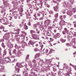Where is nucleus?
I'll return each mask as SVG.
<instances>
[{
  "label": "nucleus",
  "mask_w": 76,
  "mask_h": 76,
  "mask_svg": "<svg viewBox=\"0 0 76 76\" xmlns=\"http://www.w3.org/2000/svg\"><path fill=\"white\" fill-rule=\"evenodd\" d=\"M63 12H63V13H66V12H67V14L68 15H69V16H70V17L72 16V15L73 14V11H72L71 10L69 11L68 9H64L63 10Z\"/></svg>",
  "instance_id": "1"
},
{
  "label": "nucleus",
  "mask_w": 76,
  "mask_h": 76,
  "mask_svg": "<svg viewBox=\"0 0 76 76\" xmlns=\"http://www.w3.org/2000/svg\"><path fill=\"white\" fill-rule=\"evenodd\" d=\"M59 24L60 25H61L62 26H63L64 25H66L67 26H68L69 25H71L72 24H70V23H67L65 22L64 20H61Z\"/></svg>",
  "instance_id": "2"
},
{
  "label": "nucleus",
  "mask_w": 76,
  "mask_h": 76,
  "mask_svg": "<svg viewBox=\"0 0 76 76\" xmlns=\"http://www.w3.org/2000/svg\"><path fill=\"white\" fill-rule=\"evenodd\" d=\"M20 46H18L16 44L15 45V48L16 49H17L18 50V51H22L23 50H22V48H24V47Z\"/></svg>",
  "instance_id": "3"
},
{
  "label": "nucleus",
  "mask_w": 76,
  "mask_h": 76,
  "mask_svg": "<svg viewBox=\"0 0 76 76\" xmlns=\"http://www.w3.org/2000/svg\"><path fill=\"white\" fill-rule=\"evenodd\" d=\"M21 68L20 67V64H19L18 63H17L15 67V69L16 71H18L17 73H19V70H20V69L19 68Z\"/></svg>",
  "instance_id": "4"
},
{
  "label": "nucleus",
  "mask_w": 76,
  "mask_h": 76,
  "mask_svg": "<svg viewBox=\"0 0 76 76\" xmlns=\"http://www.w3.org/2000/svg\"><path fill=\"white\" fill-rule=\"evenodd\" d=\"M28 71H29L28 68H26V71H23V75L25 76H28Z\"/></svg>",
  "instance_id": "5"
},
{
  "label": "nucleus",
  "mask_w": 76,
  "mask_h": 76,
  "mask_svg": "<svg viewBox=\"0 0 76 76\" xmlns=\"http://www.w3.org/2000/svg\"><path fill=\"white\" fill-rule=\"evenodd\" d=\"M9 38H10V34L9 33H7L3 36V38H4L5 39H8Z\"/></svg>",
  "instance_id": "6"
},
{
  "label": "nucleus",
  "mask_w": 76,
  "mask_h": 76,
  "mask_svg": "<svg viewBox=\"0 0 76 76\" xmlns=\"http://www.w3.org/2000/svg\"><path fill=\"white\" fill-rule=\"evenodd\" d=\"M26 66H27V64L25 62L21 63L20 64V67H25L26 69Z\"/></svg>",
  "instance_id": "7"
},
{
  "label": "nucleus",
  "mask_w": 76,
  "mask_h": 76,
  "mask_svg": "<svg viewBox=\"0 0 76 76\" xmlns=\"http://www.w3.org/2000/svg\"><path fill=\"white\" fill-rule=\"evenodd\" d=\"M12 4H13V7L14 10L15 9H17V5H16V3H15V2L14 1H12L11 2Z\"/></svg>",
  "instance_id": "8"
},
{
  "label": "nucleus",
  "mask_w": 76,
  "mask_h": 76,
  "mask_svg": "<svg viewBox=\"0 0 76 76\" xmlns=\"http://www.w3.org/2000/svg\"><path fill=\"white\" fill-rule=\"evenodd\" d=\"M51 61H52L51 59H49L47 60H46L45 65H46L47 66H49V64H50L51 63Z\"/></svg>",
  "instance_id": "9"
},
{
  "label": "nucleus",
  "mask_w": 76,
  "mask_h": 76,
  "mask_svg": "<svg viewBox=\"0 0 76 76\" xmlns=\"http://www.w3.org/2000/svg\"><path fill=\"white\" fill-rule=\"evenodd\" d=\"M51 23V20H45L44 22V24L46 26H48Z\"/></svg>",
  "instance_id": "10"
},
{
  "label": "nucleus",
  "mask_w": 76,
  "mask_h": 76,
  "mask_svg": "<svg viewBox=\"0 0 76 76\" xmlns=\"http://www.w3.org/2000/svg\"><path fill=\"white\" fill-rule=\"evenodd\" d=\"M31 64L32 66H33L34 67H36L37 66V64H36V60L35 59L32 61L31 62Z\"/></svg>",
  "instance_id": "11"
},
{
  "label": "nucleus",
  "mask_w": 76,
  "mask_h": 76,
  "mask_svg": "<svg viewBox=\"0 0 76 76\" xmlns=\"http://www.w3.org/2000/svg\"><path fill=\"white\" fill-rule=\"evenodd\" d=\"M22 54V52H20V50H18V51L16 53V54L15 55L17 57H20V56H21Z\"/></svg>",
  "instance_id": "12"
},
{
  "label": "nucleus",
  "mask_w": 76,
  "mask_h": 76,
  "mask_svg": "<svg viewBox=\"0 0 76 76\" xmlns=\"http://www.w3.org/2000/svg\"><path fill=\"white\" fill-rule=\"evenodd\" d=\"M32 36L33 37V39H36V40H39V38L37 37V36L36 34H33L32 35Z\"/></svg>",
  "instance_id": "13"
},
{
  "label": "nucleus",
  "mask_w": 76,
  "mask_h": 76,
  "mask_svg": "<svg viewBox=\"0 0 76 76\" xmlns=\"http://www.w3.org/2000/svg\"><path fill=\"white\" fill-rule=\"evenodd\" d=\"M64 31H63V34L64 35L65 34V35L66 34V33H68V32H69V31L67 30V28H65L64 29Z\"/></svg>",
  "instance_id": "14"
},
{
  "label": "nucleus",
  "mask_w": 76,
  "mask_h": 76,
  "mask_svg": "<svg viewBox=\"0 0 76 76\" xmlns=\"http://www.w3.org/2000/svg\"><path fill=\"white\" fill-rule=\"evenodd\" d=\"M29 43L30 45H30V47H34V42H32V41H31V40H30L29 41Z\"/></svg>",
  "instance_id": "15"
},
{
  "label": "nucleus",
  "mask_w": 76,
  "mask_h": 76,
  "mask_svg": "<svg viewBox=\"0 0 76 76\" xmlns=\"http://www.w3.org/2000/svg\"><path fill=\"white\" fill-rule=\"evenodd\" d=\"M5 61H7L6 63H10V62H12V61H11V59H10L9 58H6V59H5Z\"/></svg>",
  "instance_id": "16"
},
{
  "label": "nucleus",
  "mask_w": 76,
  "mask_h": 76,
  "mask_svg": "<svg viewBox=\"0 0 76 76\" xmlns=\"http://www.w3.org/2000/svg\"><path fill=\"white\" fill-rule=\"evenodd\" d=\"M58 75H61V76H65V74H63V73L59 71L58 72Z\"/></svg>",
  "instance_id": "17"
},
{
  "label": "nucleus",
  "mask_w": 76,
  "mask_h": 76,
  "mask_svg": "<svg viewBox=\"0 0 76 76\" xmlns=\"http://www.w3.org/2000/svg\"><path fill=\"white\" fill-rule=\"evenodd\" d=\"M53 8H54V10H55V12H58L59 10H58V6H56L55 7H54Z\"/></svg>",
  "instance_id": "18"
},
{
  "label": "nucleus",
  "mask_w": 76,
  "mask_h": 76,
  "mask_svg": "<svg viewBox=\"0 0 76 76\" xmlns=\"http://www.w3.org/2000/svg\"><path fill=\"white\" fill-rule=\"evenodd\" d=\"M21 43H22L23 44H24V45H26L27 46H29L30 45V44H29V43L28 44H26V43L24 42V41H22Z\"/></svg>",
  "instance_id": "19"
},
{
  "label": "nucleus",
  "mask_w": 76,
  "mask_h": 76,
  "mask_svg": "<svg viewBox=\"0 0 76 76\" xmlns=\"http://www.w3.org/2000/svg\"><path fill=\"white\" fill-rule=\"evenodd\" d=\"M67 2H63L62 4H63V6H64V7H67Z\"/></svg>",
  "instance_id": "20"
},
{
  "label": "nucleus",
  "mask_w": 76,
  "mask_h": 76,
  "mask_svg": "<svg viewBox=\"0 0 76 76\" xmlns=\"http://www.w3.org/2000/svg\"><path fill=\"white\" fill-rule=\"evenodd\" d=\"M75 0H68V2L70 4H73V2Z\"/></svg>",
  "instance_id": "21"
},
{
  "label": "nucleus",
  "mask_w": 76,
  "mask_h": 76,
  "mask_svg": "<svg viewBox=\"0 0 76 76\" xmlns=\"http://www.w3.org/2000/svg\"><path fill=\"white\" fill-rule=\"evenodd\" d=\"M27 2L30 3V4H32L34 3V2L32 1V0H27Z\"/></svg>",
  "instance_id": "22"
},
{
  "label": "nucleus",
  "mask_w": 76,
  "mask_h": 76,
  "mask_svg": "<svg viewBox=\"0 0 76 76\" xmlns=\"http://www.w3.org/2000/svg\"><path fill=\"white\" fill-rule=\"evenodd\" d=\"M54 74L53 72H49L48 73V75H47V76H48V75H51L52 76H54Z\"/></svg>",
  "instance_id": "23"
},
{
  "label": "nucleus",
  "mask_w": 76,
  "mask_h": 76,
  "mask_svg": "<svg viewBox=\"0 0 76 76\" xmlns=\"http://www.w3.org/2000/svg\"><path fill=\"white\" fill-rule=\"evenodd\" d=\"M60 19H61V20H62V19L64 20V19H65L66 18V16H65V15L61 16H60Z\"/></svg>",
  "instance_id": "24"
},
{
  "label": "nucleus",
  "mask_w": 76,
  "mask_h": 76,
  "mask_svg": "<svg viewBox=\"0 0 76 76\" xmlns=\"http://www.w3.org/2000/svg\"><path fill=\"white\" fill-rule=\"evenodd\" d=\"M39 62H37V63L39 64H40V65H43L44 63L42 60H40L39 61Z\"/></svg>",
  "instance_id": "25"
},
{
  "label": "nucleus",
  "mask_w": 76,
  "mask_h": 76,
  "mask_svg": "<svg viewBox=\"0 0 76 76\" xmlns=\"http://www.w3.org/2000/svg\"><path fill=\"white\" fill-rule=\"evenodd\" d=\"M3 66H1V65H0V72H3Z\"/></svg>",
  "instance_id": "26"
},
{
  "label": "nucleus",
  "mask_w": 76,
  "mask_h": 76,
  "mask_svg": "<svg viewBox=\"0 0 76 76\" xmlns=\"http://www.w3.org/2000/svg\"><path fill=\"white\" fill-rule=\"evenodd\" d=\"M45 50V49H44L43 50V51L44 52V53H46L47 55H48V54H49V53H48V49H47L46 50H45V51H44Z\"/></svg>",
  "instance_id": "27"
},
{
  "label": "nucleus",
  "mask_w": 76,
  "mask_h": 76,
  "mask_svg": "<svg viewBox=\"0 0 76 76\" xmlns=\"http://www.w3.org/2000/svg\"><path fill=\"white\" fill-rule=\"evenodd\" d=\"M8 47L10 48H11L13 47V44H10L8 45Z\"/></svg>",
  "instance_id": "28"
},
{
  "label": "nucleus",
  "mask_w": 76,
  "mask_h": 76,
  "mask_svg": "<svg viewBox=\"0 0 76 76\" xmlns=\"http://www.w3.org/2000/svg\"><path fill=\"white\" fill-rule=\"evenodd\" d=\"M6 54H7V52L6 51V50H5L4 51L3 57H4V56L6 55Z\"/></svg>",
  "instance_id": "29"
},
{
  "label": "nucleus",
  "mask_w": 76,
  "mask_h": 76,
  "mask_svg": "<svg viewBox=\"0 0 76 76\" xmlns=\"http://www.w3.org/2000/svg\"><path fill=\"white\" fill-rule=\"evenodd\" d=\"M72 36H69L67 37V38L69 41H70L72 39Z\"/></svg>",
  "instance_id": "30"
},
{
  "label": "nucleus",
  "mask_w": 76,
  "mask_h": 76,
  "mask_svg": "<svg viewBox=\"0 0 76 76\" xmlns=\"http://www.w3.org/2000/svg\"><path fill=\"white\" fill-rule=\"evenodd\" d=\"M56 22H57V21H56V20L55 19L53 20V26H56Z\"/></svg>",
  "instance_id": "31"
},
{
  "label": "nucleus",
  "mask_w": 76,
  "mask_h": 76,
  "mask_svg": "<svg viewBox=\"0 0 76 76\" xmlns=\"http://www.w3.org/2000/svg\"><path fill=\"white\" fill-rule=\"evenodd\" d=\"M40 56V54L39 53H37L35 56V58H37L38 57H39Z\"/></svg>",
  "instance_id": "32"
},
{
  "label": "nucleus",
  "mask_w": 76,
  "mask_h": 76,
  "mask_svg": "<svg viewBox=\"0 0 76 76\" xmlns=\"http://www.w3.org/2000/svg\"><path fill=\"white\" fill-rule=\"evenodd\" d=\"M15 39H17V41H18L19 39L20 38L19 36H16V35H15Z\"/></svg>",
  "instance_id": "33"
},
{
  "label": "nucleus",
  "mask_w": 76,
  "mask_h": 76,
  "mask_svg": "<svg viewBox=\"0 0 76 76\" xmlns=\"http://www.w3.org/2000/svg\"><path fill=\"white\" fill-rule=\"evenodd\" d=\"M76 38H74L73 39H72V42H73L74 43H76Z\"/></svg>",
  "instance_id": "34"
},
{
  "label": "nucleus",
  "mask_w": 76,
  "mask_h": 76,
  "mask_svg": "<svg viewBox=\"0 0 76 76\" xmlns=\"http://www.w3.org/2000/svg\"><path fill=\"white\" fill-rule=\"evenodd\" d=\"M66 35H67V37H72L71 35V34L69 33V32L68 33H66Z\"/></svg>",
  "instance_id": "35"
},
{
  "label": "nucleus",
  "mask_w": 76,
  "mask_h": 76,
  "mask_svg": "<svg viewBox=\"0 0 76 76\" xmlns=\"http://www.w3.org/2000/svg\"><path fill=\"white\" fill-rule=\"evenodd\" d=\"M24 28L26 30L28 29V27L26 25H24Z\"/></svg>",
  "instance_id": "36"
},
{
  "label": "nucleus",
  "mask_w": 76,
  "mask_h": 76,
  "mask_svg": "<svg viewBox=\"0 0 76 76\" xmlns=\"http://www.w3.org/2000/svg\"><path fill=\"white\" fill-rule=\"evenodd\" d=\"M60 41L62 42L63 43L65 42L66 41V39H61Z\"/></svg>",
  "instance_id": "37"
},
{
  "label": "nucleus",
  "mask_w": 76,
  "mask_h": 76,
  "mask_svg": "<svg viewBox=\"0 0 76 76\" xmlns=\"http://www.w3.org/2000/svg\"><path fill=\"white\" fill-rule=\"evenodd\" d=\"M58 13H57V14H55V20H56V19H57V18H58Z\"/></svg>",
  "instance_id": "38"
},
{
  "label": "nucleus",
  "mask_w": 76,
  "mask_h": 76,
  "mask_svg": "<svg viewBox=\"0 0 76 76\" xmlns=\"http://www.w3.org/2000/svg\"><path fill=\"white\" fill-rule=\"evenodd\" d=\"M3 4H4V6H6V5H7V1H5L3 2Z\"/></svg>",
  "instance_id": "39"
},
{
  "label": "nucleus",
  "mask_w": 76,
  "mask_h": 76,
  "mask_svg": "<svg viewBox=\"0 0 76 76\" xmlns=\"http://www.w3.org/2000/svg\"><path fill=\"white\" fill-rule=\"evenodd\" d=\"M15 31L16 32L15 34H17V35H18V34H19V32L18 31V30H15Z\"/></svg>",
  "instance_id": "40"
},
{
  "label": "nucleus",
  "mask_w": 76,
  "mask_h": 76,
  "mask_svg": "<svg viewBox=\"0 0 76 76\" xmlns=\"http://www.w3.org/2000/svg\"><path fill=\"white\" fill-rule=\"evenodd\" d=\"M72 11L73 14V13H75V12H76V9H75V8L72 9Z\"/></svg>",
  "instance_id": "41"
},
{
  "label": "nucleus",
  "mask_w": 76,
  "mask_h": 76,
  "mask_svg": "<svg viewBox=\"0 0 76 76\" xmlns=\"http://www.w3.org/2000/svg\"><path fill=\"white\" fill-rule=\"evenodd\" d=\"M39 26H41V27H39V28H40V30H42L43 29H44V27H43V26H41V25H39Z\"/></svg>",
  "instance_id": "42"
},
{
  "label": "nucleus",
  "mask_w": 76,
  "mask_h": 76,
  "mask_svg": "<svg viewBox=\"0 0 76 76\" xmlns=\"http://www.w3.org/2000/svg\"><path fill=\"white\" fill-rule=\"evenodd\" d=\"M53 69L54 72H56V71H57V68H56V67H53Z\"/></svg>",
  "instance_id": "43"
},
{
  "label": "nucleus",
  "mask_w": 76,
  "mask_h": 76,
  "mask_svg": "<svg viewBox=\"0 0 76 76\" xmlns=\"http://www.w3.org/2000/svg\"><path fill=\"white\" fill-rule=\"evenodd\" d=\"M16 49H14L12 53V54H16Z\"/></svg>",
  "instance_id": "44"
},
{
  "label": "nucleus",
  "mask_w": 76,
  "mask_h": 76,
  "mask_svg": "<svg viewBox=\"0 0 76 76\" xmlns=\"http://www.w3.org/2000/svg\"><path fill=\"white\" fill-rule=\"evenodd\" d=\"M33 9H34L33 8H31V9L30 10V11L31 12V13H32L33 12V11L34 10H33Z\"/></svg>",
  "instance_id": "45"
},
{
  "label": "nucleus",
  "mask_w": 76,
  "mask_h": 76,
  "mask_svg": "<svg viewBox=\"0 0 76 76\" xmlns=\"http://www.w3.org/2000/svg\"><path fill=\"white\" fill-rule=\"evenodd\" d=\"M23 6V5L20 6V8H21L20 9H21V12H22L23 11V8H22Z\"/></svg>",
  "instance_id": "46"
},
{
  "label": "nucleus",
  "mask_w": 76,
  "mask_h": 76,
  "mask_svg": "<svg viewBox=\"0 0 76 76\" xmlns=\"http://www.w3.org/2000/svg\"><path fill=\"white\" fill-rule=\"evenodd\" d=\"M29 55H27V56L26 57V61H28V60H29Z\"/></svg>",
  "instance_id": "47"
},
{
  "label": "nucleus",
  "mask_w": 76,
  "mask_h": 76,
  "mask_svg": "<svg viewBox=\"0 0 76 76\" xmlns=\"http://www.w3.org/2000/svg\"><path fill=\"white\" fill-rule=\"evenodd\" d=\"M2 46L4 48H5V47H6V46L4 45V43L2 42Z\"/></svg>",
  "instance_id": "48"
},
{
  "label": "nucleus",
  "mask_w": 76,
  "mask_h": 76,
  "mask_svg": "<svg viewBox=\"0 0 76 76\" xmlns=\"http://www.w3.org/2000/svg\"><path fill=\"white\" fill-rule=\"evenodd\" d=\"M1 48L0 47V58H1L2 57L1 56Z\"/></svg>",
  "instance_id": "49"
},
{
  "label": "nucleus",
  "mask_w": 76,
  "mask_h": 76,
  "mask_svg": "<svg viewBox=\"0 0 76 76\" xmlns=\"http://www.w3.org/2000/svg\"><path fill=\"white\" fill-rule=\"evenodd\" d=\"M26 16L27 18H28L29 19L31 18V16H30V15H29V14L28 15H27Z\"/></svg>",
  "instance_id": "50"
},
{
  "label": "nucleus",
  "mask_w": 76,
  "mask_h": 76,
  "mask_svg": "<svg viewBox=\"0 0 76 76\" xmlns=\"http://www.w3.org/2000/svg\"><path fill=\"white\" fill-rule=\"evenodd\" d=\"M49 13L50 14H51V15H53L54 14V13L51 10L49 12Z\"/></svg>",
  "instance_id": "51"
},
{
  "label": "nucleus",
  "mask_w": 76,
  "mask_h": 76,
  "mask_svg": "<svg viewBox=\"0 0 76 76\" xmlns=\"http://www.w3.org/2000/svg\"><path fill=\"white\" fill-rule=\"evenodd\" d=\"M73 23H74L75 27L76 28V22L74 21L73 22Z\"/></svg>",
  "instance_id": "52"
},
{
  "label": "nucleus",
  "mask_w": 76,
  "mask_h": 76,
  "mask_svg": "<svg viewBox=\"0 0 76 76\" xmlns=\"http://www.w3.org/2000/svg\"><path fill=\"white\" fill-rule=\"evenodd\" d=\"M13 58L14 59V58ZM17 61V59H14V60L12 61V62H15V61Z\"/></svg>",
  "instance_id": "53"
},
{
  "label": "nucleus",
  "mask_w": 76,
  "mask_h": 76,
  "mask_svg": "<svg viewBox=\"0 0 76 76\" xmlns=\"http://www.w3.org/2000/svg\"><path fill=\"white\" fill-rule=\"evenodd\" d=\"M36 30L37 31V34H39V30H38V29H37V28H36Z\"/></svg>",
  "instance_id": "54"
},
{
  "label": "nucleus",
  "mask_w": 76,
  "mask_h": 76,
  "mask_svg": "<svg viewBox=\"0 0 76 76\" xmlns=\"http://www.w3.org/2000/svg\"><path fill=\"white\" fill-rule=\"evenodd\" d=\"M9 21L7 20V22H5V24L6 25H8V24H9Z\"/></svg>",
  "instance_id": "55"
},
{
  "label": "nucleus",
  "mask_w": 76,
  "mask_h": 76,
  "mask_svg": "<svg viewBox=\"0 0 76 76\" xmlns=\"http://www.w3.org/2000/svg\"><path fill=\"white\" fill-rule=\"evenodd\" d=\"M60 35V34L58 33H57V34L56 35V37H58V36L59 35Z\"/></svg>",
  "instance_id": "56"
},
{
  "label": "nucleus",
  "mask_w": 76,
  "mask_h": 76,
  "mask_svg": "<svg viewBox=\"0 0 76 76\" xmlns=\"http://www.w3.org/2000/svg\"><path fill=\"white\" fill-rule=\"evenodd\" d=\"M53 51V50L52 49H50L49 52V54H50V53H52Z\"/></svg>",
  "instance_id": "57"
},
{
  "label": "nucleus",
  "mask_w": 76,
  "mask_h": 76,
  "mask_svg": "<svg viewBox=\"0 0 76 76\" xmlns=\"http://www.w3.org/2000/svg\"><path fill=\"white\" fill-rule=\"evenodd\" d=\"M3 16L4 17V16L7 17V15H6V12H4V15H3Z\"/></svg>",
  "instance_id": "58"
},
{
  "label": "nucleus",
  "mask_w": 76,
  "mask_h": 76,
  "mask_svg": "<svg viewBox=\"0 0 76 76\" xmlns=\"http://www.w3.org/2000/svg\"><path fill=\"white\" fill-rule=\"evenodd\" d=\"M70 65H71V66H72V67H73V68H75V67L76 66H74V65H72V64H70Z\"/></svg>",
  "instance_id": "59"
},
{
  "label": "nucleus",
  "mask_w": 76,
  "mask_h": 76,
  "mask_svg": "<svg viewBox=\"0 0 76 76\" xmlns=\"http://www.w3.org/2000/svg\"><path fill=\"white\" fill-rule=\"evenodd\" d=\"M28 11H29V10H27V12H25V14H26V15H28V14H27V13H28V14H29V13H28Z\"/></svg>",
  "instance_id": "60"
},
{
  "label": "nucleus",
  "mask_w": 76,
  "mask_h": 76,
  "mask_svg": "<svg viewBox=\"0 0 76 76\" xmlns=\"http://www.w3.org/2000/svg\"><path fill=\"white\" fill-rule=\"evenodd\" d=\"M35 51H38V49L37 48H36L34 49Z\"/></svg>",
  "instance_id": "61"
},
{
  "label": "nucleus",
  "mask_w": 76,
  "mask_h": 76,
  "mask_svg": "<svg viewBox=\"0 0 76 76\" xmlns=\"http://www.w3.org/2000/svg\"><path fill=\"white\" fill-rule=\"evenodd\" d=\"M65 68H66V69H69V66H68L66 65L65 66Z\"/></svg>",
  "instance_id": "62"
},
{
  "label": "nucleus",
  "mask_w": 76,
  "mask_h": 76,
  "mask_svg": "<svg viewBox=\"0 0 76 76\" xmlns=\"http://www.w3.org/2000/svg\"><path fill=\"white\" fill-rule=\"evenodd\" d=\"M70 73L68 72L66 73V75L67 76H70Z\"/></svg>",
  "instance_id": "63"
},
{
  "label": "nucleus",
  "mask_w": 76,
  "mask_h": 76,
  "mask_svg": "<svg viewBox=\"0 0 76 76\" xmlns=\"http://www.w3.org/2000/svg\"><path fill=\"white\" fill-rule=\"evenodd\" d=\"M40 13H38L37 14V16H40V15H41V14H40Z\"/></svg>",
  "instance_id": "64"
}]
</instances>
